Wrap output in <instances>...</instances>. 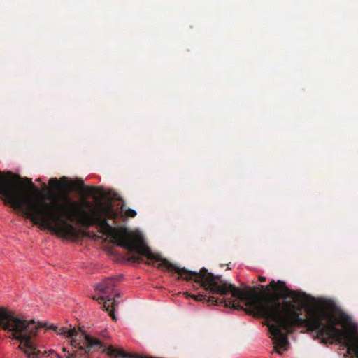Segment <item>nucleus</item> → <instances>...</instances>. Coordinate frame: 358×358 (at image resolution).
Masks as SVG:
<instances>
[{
	"mask_svg": "<svg viewBox=\"0 0 358 358\" xmlns=\"http://www.w3.org/2000/svg\"><path fill=\"white\" fill-rule=\"evenodd\" d=\"M75 202L76 204L71 206L60 214L61 220L71 227L59 224L61 231L57 232L58 236L74 239L79 237V231L71 221L76 220L86 227L96 226L100 233L110 239L111 243L145 257L149 261L148 264L154 265L155 262H159L158 268L178 273V280H194L209 294L220 295V297L209 296L208 299L203 294L189 295L194 300L206 301L208 305H222L231 309L244 310L248 315L264 318L262 311L266 308L268 296L258 292L255 288L248 287L245 289H241L224 280L221 275H215L208 272L204 267L199 272L189 271L172 264L159 254L152 252L141 234L130 231L124 227H114L108 223V219L116 220L118 217L111 203L99 202L92 206L86 202L90 208V210L87 211L77 201Z\"/></svg>",
	"mask_w": 358,
	"mask_h": 358,
	"instance_id": "f257e3e1",
	"label": "nucleus"
},
{
	"mask_svg": "<svg viewBox=\"0 0 358 358\" xmlns=\"http://www.w3.org/2000/svg\"><path fill=\"white\" fill-rule=\"evenodd\" d=\"M269 286L275 291L280 292L284 299L292 301L283 303L279 301V296H268L266 308L262 310L264 319L272 322L268 324L269 332L273 341L275 349L287 350L289 344L287 335L292 333L293 328L306 327L308 331L315 332L316 338H321L323 343L329 340L338 343L343 342L348 347V352H356L358 350V336L345 329L336 327L340 323H348L350 318L341 313L338 318L336 315L322 309H313L307 312L308 317L304 319L300 316L299 306H302L306 295L305 293L289 289L282 281L275 282L272 280Z\"/></svg>",
	"mask_w": 358,
	"mask_h": 358,
	"instance_id": "f03ea898",
	"label": "nucleus"
},
{
	"mask_svg": "<svg viewBox=\"0 0 358 358\" xmlns=\"http://www.w3.org/2000/svg\"><path fill=\"white\" fill-rule=\"evenodd\" d=\"M20 177L10 171H0V194L4 203L20 212L35 225L50 231H61V213L66 210V192L50 194L46 200L32 201L26 189L20 184Z\"/></svg>",
	"mask_w": 358,
	"mask_h": 358,
	"instance_id": "7ed1b4c3",
	"label": "nucleus"
},
{
	"mask_svg": "<svg viewBox=\"0 0 358 358\" xmlns=\"http://www.w3.org/2000/svg\"><path fill=\"white\" fill-rule=\"evenodd\" d=\"M38 326L34 320L20 317L5 307L0 306V329L9 334L8 337L20 341L18 349L28 358H38L46 354L37 349L32 339L36 336Z\"/></svg>",
	"mask_w": 358,
	"mask_h": 358,
	"instance_id": "20e7f679",
	"label": "nucleus"
},
{
	"mask_svg": "<svg viewBox=\"0 0 358 358\" xmlns=\"http://www.w3.org/2000/svg\"><path fill=\"white\" fill-rule=\"evenodd\" d=\"M57 334L71 338L69 341L70 345L78 350H83L84 353H91L101 350L102 351H106L108 355L120 358H131L130 357L132 356L154 358L153 357L128 353L122 349H116L112 346L105 348L103 343L100 340L90 336L80 329L77 330L75 327L70 329L65 327H60L58 329Z\"/></svg>",
	"mask_w": 358,
	"mask_h": 358,
	"instance_id": "39448f33",
	"label": "nucleus"
},
{
	"mask_svg": "<svg viewBox=\"0 0 358 358\" xmlns=\"http://www.w3.org/2000/svg\"><path fill=\"white\" fill-rule=\"evenodd\" d=\"M122 277H111L105 278L103 281L94 285L96 292L101 294L97 297L92 296L94 300L97 301L99 303H103L104 310L109 312L110 316L113 320H116L114 313L115 308L118 306V299L120 297V293H114L116 282L120 280Z\"/></svg>",
	"mask_w": 358,
	"mask_h": 358,
	"instance_id": "423d86ee",
	"label": "nucleus"
},
{
	"mask_svg": "<svg viewBox=\"0 0 358 358\" xmlns=\"http://www.w3.org/2000/svg\"><path fill=\"white\" fill-rule=\"evenodd\" d=\"M49 185L54 190L65 189L68 191L83 189L84 192L91 196L104 197L105 192L99 187H85L84 182L80 178L69 180L66 177L63 176L58 180L57 178H52L49 180Z\"/></svg>",
	"mask_w": 358,
	"mask_h": 358,
	"instance_id": "0eeeda50",
	"label": "nucleus"
},
{
	"mask_svg": "<svg viewBox=\"0 0 358 358\" xmlns=\"http://www.w3.org/2000/svg\"><path fill=\"white\" fill-rule=\"evenodd\" d=\"M37 325L39 327H38V329L42 328V327H45V328H47V329H52V330H53V331H55L57 334V331H58V329H59V327H58L57 326L54 325V324H52V325H50V326H48H48H47V324H45V323H44V324L41 323V324H37Z\"/></svg>",
	"mask_w": 358,
	"mask_h": 358,
	"instance_id": "6e6552de",
	"label": "nucleus"
},
{
	"mask_svg": "<svg viewBox=\"0 0 358 358\" xmlns=\"http://www.w3.org/2000/svg\"><path fill=\"white\" fill-rule=\"evenodd\" d=\"M136 212L133 209H127L124 211V215L127 217H134L136 215Z\"/></svg>",
	"mask_w": 358,
	"mask_h": 358,
	"instance_id": "1a4fd4ad",
	"label": "nucleus"
},
{
	"mask_svg": "<svg viewBox=\"0 0 358 358\" xmlns=\"http://www.w3.org/2000/svg\"><path fill=\"white\" fill-rule=\"evenodd\" d=\"M82 352L78 353L77 351L73 352L71 353H68V355L66 358H78L79 356H80L83 353H84L83 350H80Z\"/></svg>",
	"mask_w": 358,
	"mask_h": 358,
	"instance_id": "9d476101",
	"label": "nucleus"
},
{
	"mask_svg": "<svg viewBox=\"0 0 358 358\" xmlns=\"http://www.w3.org/2000/svg\"><path fill=\"white\" fill-rule=\"evenodd\" d=\"M24 181L27 182V185L30 187V188H32L34 189L35 191L36 192H38V190L36 188L35 185H34V183L32 182L31 180V179H29L27 178H25L24 179Z\"/></svg>",
	"mask_w": 358,
	"mask_h": 358,
	"instance_id": "9b49d317",
	"label": "nucleus"
},
{
	"mask_svg": "<svg viewBox=\"0 0 358 358\" xmlns=\"http://www.w3.org/2000/svg\"><path fill=\"white\" fill-rule=\"evenodd\" d=\"M131 259L135 262H140L142 261V259L141 257H140L138 255H132V257H131Z\"/></svg>",
	"mask_w": 358,
	"mask_h": 358,
	"instance_id": "f8f14e48",
	"label": "nucleus"
},
{
	"mask_svg": "<svg viewBox=\"0 0 358 358\" xmlns=\"http://www.w3.org/2000/svg\"><path fill=\"white\" fill-rule=\"evenodd\" d=\"M48 356H51L50 358H61L57 353L53 350H50Z\"/></svg>",
	"mask_w": 358,
	"mask_h": 358,
	"instance_id": "ddd939ff",
	"label": "nucleus"
},
{
	"mask_svg": "<svg viewBox=\"0 0 358 358\" xmlns=\"http://www.w3.org/2000/svg\"><path fill=\"white\" fill-rule=\"evenodd\" d=\"M259 280L261 281V282H264V281H266V278L263 277V276H259Z\"/></svg>",
	"mask_w": 358,
	"mask_h": 358,
	"instance_id": "4468645a",
	"label": "nucleus"
},
{
	"mask_svg": "<svg viewBox=\"0 0 358 358\" xmlns=\"http://www.w3.org/2000/svg\"><path fill=\"white\" fill-rule=\"evenodd\" d=\"M355 356L358 358V350H356V352L354 353Z\"/></svg>",
	"mask_w": 358,
	"mask_h": 358,
	"instance_id": "2eb2a0df",
	"label": "nucleus"
},
{
	"mask_svg": "<svg viewBox=\"0 0 358 358\" xmlns=\"http://www.w3.org/2000/svg\"><path fill=\"white\" fill-rule=\"evenodd\" d=\"M43 188H44V189H47V187H46V185H45V184H43Z\"/></svg>",
	"mask_w": 358,
	"mask_h": 358,
	"instance_id": "dca6fc26",
	"label": "nucleus"
},
{
	"mask_svg": "<svg viewBox=\"0 0 358 358\" xmlns=\"http://www.w3.org/2000/svg\"><path fill=\"white\" fill-rule=\"evenodd\" d=\"M124 206V204H122V207H121V209H122V210H123Z\"/></svg>",
	"mask_w": 358,
	"mask_h": 358,
	"instance_id": "f3484780",
	"label": "nucleus"
},
{
	"mask_svg": "<svg viewBox=\"0 0 358 358\" xmlns=\"http://www.w3.org/2000/svg\"><path fill=\"white\" fill-rule=\"evenodd\" d=\"M63 352H66V349L64 348H63Z\"/></svg>",
	"mask_w": 358,
	"mask_h": 358,
	"instance_id": "a211bd4d",
	"label": "nucleus"
}]
</instances>
